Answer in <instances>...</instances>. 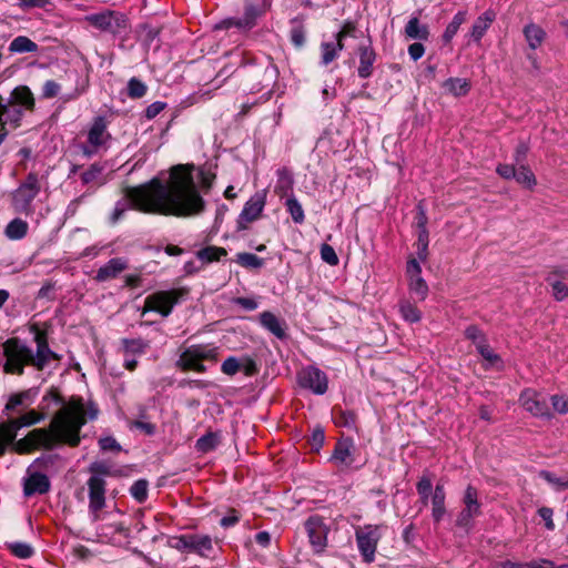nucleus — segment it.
I'll return each instance as SVG.
<instances>
[{
	"label": "nucleus",
	"instance_id": "nucleus-15",
	"mask_svg": "<svg viewBox=\"0 0 568 568\" xmlns=\"http://www.w3.org/2000/svg\"><path fill=\"white\" fill-rule=\"evenodd\" d=\"M105 169L106 166L104 163L94 162L80 173L82 184L88 186L84 193L85 195H92L97 189L108 182Z\"/></svg>",
	"mask_w": 568,
	"mask_h": 568
},
{
	"label": "nucleus",
	"instance_id": "nucleus-11",
	"mask_svg": "<svg viewBox=\"0 0 568 568\" xmlns=\"http://www.w3.org/2000/svg\"><path fill=\"white\" fill-rule=\"evenodd\" d=\"M87 20L94 28L112 34H119L129 27L126 16L118 11L90 14L87 17Z\"/></svg>",
	"mask_w": 568,
	"mask_h": 568
},
{
	"label": "nucleus",
	"instance_id": "nucleus-58",
	"mask_svg": "<svg viewBox=\"0 0 568 568\" xmlns=\"http://www.w3.org/2000/svg\"><path fill=\"white\" fill-rule=\"evenodd\" d=\"M291 41L296 48H302L305 43V29L301 23H295L290 32Z\"/></svg>",
	"mask_w": 568,
	"mask_h": 568
},
{
	"label": "nucleus",
	"instance_id": "nucleus-27",
	"mask_svg": "<svg viewBox=\"0 0 568 568\" xmlns=\"http://www.w3.org/2000/svg\"><path fill=\"white\" fill-rule=\"evenodd\" d=\"M405 34L412 40L426 41L430 33L426 24H422L417 17H412L405 26Z\"/></svg>",
	"mask_w": 568,
	"mask_h": 568
},
{
	"label": "nucleus",
	"instance_id": "nucleus-16",
	"mask_svg": "<svg viewBox=\"0 0 568 568\" xmlns=\"http://www.w3.org/2000/svg\"><path fill=\"white\" fill-rule=\"evenodd\" d=\"M519 402L521 406L537 417H550V410L546 397L536 390L527 388L521 392Z\"/></svg>",
	"mask_w": 568,
	"mask_h": 568
},
{
	"label": "nucleus",
	"instance_id": "nucleus-40",
	"mask_svg": "<svg viewBox=\"0 0 568 568\" xmlns=\"http://www.w3.org/2000/svg\"><path fill=\"white\" fill-rule=\"evenodd\" d=\"M408 287L418 301H424L428 295V285L422 276L408 278Z\"/></svg>",
	"mask_w": 568,
	"mask_h": 568
},
{
	"label": "nucleus",
	"instance_id": "nucleus-55",
	"mask_svg": "<svg viewBox=\"0 0 568 568\" xmlns=\"http://www.w3.org/2000/svg\"><path fill=\"white\" fill-rule=\"evenodd\" d=\"M428 231H418L417 239V256L424 262L428 256Z\"/></svg>",
	"mask_w": 568,
	"mask_h": 568
},
{
	"label": "nucleus",
	"instance_id": "nucleus-3",
	"mask_svg": "<svg viewBox=\"0 0 568 568\" xmlns=\"http://www.w3.org/2000/svg\"><path fill=\"white\" fill-rule=\"evenodd\" d=\"M34 347L19 337H10L0 347V366L6 374L22 375L26 367L44 371L51 362H59L60 355L51 349L47 331L38 324L30 326Z\"/></svg>",
	"mask_w": 568,
	"mask_h": 568
},
{
	"label": "nucleus",
	"instance_id": "nucleus-8",
	"mask_svg": "<svg viewBox=\"0 0 568 568\" xmlns=\"http://www.w3.org/2000/svg\"><path fill=\"white\" fill-rule=\"evenodd\" d=\"M185 293L182 288L155 292L145 298L143 314L152 311L168 317Z\"/></svg>",
	"mask_w": 568,
	"mask_h": 568
},
{
	"label": "nucleus",
	"instance_id": "nucleus-4",
	"mask_svg": "<svg viewBox=\"0 0 568 568\" xmlns=\"http://www.w3.org/2000/svg\"><path fill=\"white\" fill-rule=\"evenodd\" d=\"M33 108V94L26 85L14 88L8 98L0 95V122L2 128H4L6 124L18 128L21 123L24 110H32Z\"/></svg>",
	"mask_w": 568,
	"mask_h": 568
},
{
	"label": "nucleus",
	"instance_id": "nucleus-48",
	"mask_svg": "<svg viewBox=\"0 0 568 568\" xmlns=\"http://www.w3.org/2000/svg\"><path fill=\"white\" fill-rule=\"evenodd\" d=\"M122 344L125 353L130 354H143L149 348V342L142 338H124Z\"/></svg>",
	"mask_w": 568,
	"mask_h": 568
},
{
	"label": "nucleus",
	"instance_id": "nucleus-1",
	"mask_svg": "<svg viewBox=\"0 0 568 568\" xmlns=\"http://www.w3.org/2000/svg\"><path fill=\"white\" fill-rule=\"evenodd\" d=\"M99 415V407L92 400L73 396L55 414L50 424V429L37 428L24 438L17 442V432L22 427L32 426L43 419V415L36 410H29L18 418H9L0 424V456L7 447L14 443V450L27 454L33 449H52L60 444L75 447L80 444V430L88 420H94Z\"/></svg>",
	"mask_w": 568,
	"mask_h": 568
},
{
	"label": "nucleus",
	"instance_id": "nucleus-5",
	"mask_svg": "<svg viewBox=\"0 0 568 568\" xmlns=\"http://www.w3.org/2000/svg\"><path fill=\"white\" fill-rule=\"evenodd\" d=\"M219 361V347L213 344H192L185 347L175 362V367L189 372L205 373V363L215 364Z\"/></svg>",
	"mask_w": 568,
	"mask_h": 568
},
{
	"label": "nucleus",
	"instance_id": "nucleus-39",
	"mask_svg": "<svg viewBox=\"0 0 568 568\" xmlns=\"http://www.w3.org/2000/svg\"><path fill=\"white\" fill-rule=\"evenodd\" d=\"M466 13L463 11H458L452 19V21L446 27L444 33H443V41L445 43H449L452 39L456 36L458 32V29L460 26L465 22Z\"/></svg>",
	"mask_w": 568,
	"mask_h": 568
},
{
	"label": "nucleus",
	"instance_id": "nucleus-32",
	"mask_svg": "<svg viewBox=\"0 0 568 568\" xmlns=\"http://www.w3.org/2000/svg\"><path fill=\"white\" fill-rule=\"evenodd\" d=\"M39 45L26 36L16 37L9 44L11 53H36Z\"/></svg>",
	"mask_w": 568,
	"mask_h": 568
},
{
	"label": "nucleus",
	"instance_id": "nucleus-20",
	"mask_svg": "<svg viewBox=\"0 0 568 568\" xmlns=\"http://www.w3.org/2000/svg\"><path fill=\"white\" fill-rule=\"evenodd\" d=\"M39 394L38 387H31L26 390L11 394L4 406L3 413L9 414L11 412H21L29 407L36 400Z\"/></svg>",
	"mask_w": 568,
	"mask_h": 568
},
{
	"label": "nucleus",
	"instance_id": "nucleus-64",
	"mask_svg": "<svg viewBox=\"0 0 568 568\" xmlns=\"http://www.w3.org/2000/svg\"><path fill=\"white\" fill-rule=\"evenodd\" d=\"M550 400L556 412H558L559 414L568 413V397L561 395H552L550 397Z\"/></svg>",
	"mask_w": 568,
	"mask_h": 568
},
{
	"label": "nucleus",
	"instance_id": "nucleus-62",
	"mask_svg": "<svg viewBox=\"0 0 568 568\" xmlns=\"http://www.w3.org/2000/svg\"><path fill=\"white\" fill-rule=\"evenodd\" d=\"M477 516L467 513L466 510L462 509L456 518V526L465 529L466 531H469L473 527V520Z\"/></svg>",
	"mask_w": 568,
	"mask_h": 568
},
{
	"label": "nucleus",
	"instance_id": "nucleus-12",
	"mask_svg": "<svg viewBox=\"0 0 568 568\" xmlns=\"http://www.w3.org/2000/svg\"><path fill=\"white\" fill-rule=\"evenodd\" d=\"M298 385L315 395H324L328 389V377L325 372L316 366L303 367L297 373Z\"/></svg>",
	"mask_w": 568,
	"mask_h": 568
},
{
	"label": "nucleus",
	"instance_id": "nucleus-47",
	"mask_svg": "<svg viewBox=\"0 0 568 568\" xmlns=\"http://www.w3.org/2000/svg\"><path fill=\"white\" fill-rule=\"evenodd\" d=\"M10 551L20 559L31 558L34 554L33 547L28 542L14 541L8 544Z\"/></svg>",
	"mask_w": 568,
	"mask_h": 568
},
{
	"label": "nucleus",
	"instance_id": "nucleus-7",
	"mask_svg": "<svg viewBox=\"0 0 568 568\" xmlns=\"http://www.w3.org/2000/svg\"><path fill=\"white\" fill-rule=\"evenodd\" d=\"M40 191L41 184L38 173H28L24 181L12 192V206L19 213H32V202Z\"/></svg>",
	"mask_w": 568,
	"mask_h": 568
},
{
	"label": "nucleus",
	"instance_id": "nucleus-50",
	"mask_svg": "<svg viewBox=\"0 0 568 568\" xmlns=\"http://www.w3.org/2000/svg\"><path fill=\"white\" fill-rule=\"evenodd\" d=\"M148 480L139 479L131 486L130 494L138 503H144L148 498Z\"/></svg>",
	"mask_w": 568,
	"mask_h": 568
},
{
	"label": "nucleus",
	"instance_id": "nucleus-54",
	"mask_svg": "<svg viewBox=\"0 0 568 568\" xmlns=\"http://www.w3.org/2000/svg\"><path fill=\"white\" fill-rule=\"evenodd\" d=\"M324 442H325L324 429L322 427H320V426L315 427L312 430V434H311V436L308 438V444L311 446V449L313 452L318 453L320 449L323 447Z\"/></svg>",
	"mask_w": 568,
	"mask_h": 568
},
{
	"label": "nucleus",
	"instance_id": "nucleus-10",
	"mask_svg": "<svg viewBox=\"0 0 568 568\" xmlns=\"http://www.w3.org/2000/svg\"><path fill=\"white\" fill-rule=\"evenodd\" d=\"M271 7L270 0H263L262 8L246 3L244 13L241 18H227L216 24V29H230L236 27L241 30L248 31L255 27L256 20Z\"/></svg>",
	"mask_w": 568,
	"mask_h": 568
},
{
	"label": "nucleus",
	"instance_id": "nucleus-42",
	"mask_svg": "<svg viewBox=\"0 0 568 568\" xmlns=\"http://www.w3.org/2000/svg\"><path fill=\"white\" fill-rule=\"evenodd\" d=\"M227 252L223 247L206 246L197 251L196 256L203 262H215L220 261L223 256H226Z\"/></svg>",
	"mask_w": 568,
	"mask_h": 568
},
{
	"label": "nucleus",
	"instance_id": "nucleus-41",
	"mask_svg": "<svg viewBox=\"0 0 568 568\" xmlns=\"http://www.w3.org/2000/svg\"><path fill=\"white\" fill-rule=\"evenodd\" d=\"M236 263L250 270H257L264 265V260L253 253H239L236 255Z\"/></svg>",
	"mask_w": 568,
	"mask_h": 568
},
{
	"label": "nucleus",
	"instance_id": "nucleus-29",
	"mask_svg": "<svg viewBox=\"0 0 568 568\" xmlns=\"http://www.w3.org/2000/svg\"><path fill=\"white\" fill-rule=\"evenodd\" d=\"M463 509L475 516L481 515V504L478 499V490L476 487L468 485L463 495Z\"/></svg>",
	"mask_w": 568,
	"mask_h": 568
},
{
	"label": "nucleus",
	"instance_id": "nucleus-14",
	"mask_svg": "<svg viewBox=\"0 0 568 568\" xmlns=\"http://www.w3.org/2000/svg\"><path fill=\"white\" fill-rule=\"evenodd\" d=\"M305 529L308 535L310 542L315 552H323L327 546L328 528L323 519L318 516H312L305 521Z\"/></svg>",
	"mask_w": 568,
	"mask_h": 568
},
{
	"label": "nucleus",
	"instance_id": "nucleus-19",
	"mask_svg": "<svg viewBox=\"0 0 568 568\" xmlns=\"http://www.w3.org/2000/svg\"><path fill=\"white\" fill-rule=\"evenodd\" d=\"M355 444L353 438L343 437L335 444L333 454L329 458L337 466L349 467L354 463Z\"/></svg>",
	"mask_w": 568,
	"mask_h": 568
},
{
	"label": "nucleus",
	"instance_id": "nucleus-35",
	"mask_svg": "<svg viewBox=\"0 0 568 568\" xmlns=\"http://www.w3.org/2000/svg\"><path fill=\"white\" fill-rule=\"evenodd\" d=\"M416 490L419 496V501L423 506H427L433 495V483L428 474L423 476L416 483Z\"/></svg>",
	"mask_w": 568,
	"mask_h": 568
},
{
	"label": "nucleus",
	"instance_id": "nucleus-38",
	"mask_svg": "<svg viewBox=\"0 0 568 568\" xmlns=\"http://www.w3.org/2000/svg\"><path fill=\"white\" fill-rule=\"evenodd\" d=\"M538 477L547 481L556 491L568 489V476H557L555 473L541 469Z\"/></svg>",
	"mask_w": 568,
	"mask_h": 568
},
{
	"label": "nucleus",
	"instance_id": "nucleus-36",
	"mask_svg": "<svg viewBox=\"0 0 568 568\" xmlns=\"http://www.w3.org/2000/svg\"><path fill=\"white\" fill-rule=\"evenodd\" d=\"M28 223L19 217L13 219L6 226V236L10 240H21L27 235Z\"/></svg>",
	"mask_w": 568,
	"mask_h": 568
},
{
	"label": "nucleus",
	"instance_id": "nucleus-45",
	"mask_svg": "<svg viewBox=\"0 0 568 568\" xmlns=\"http://www.w3.org/2000/svg\"><path fill=\"white\" fill-rule=\"evenodd\" d=\"M399 312L402 317L408 323H417L422 318L420 311L408 301L399 304Z\"/></svg>",
	"mask_w": 568,
	"mask_h": 568
},
{
	"label": "nucleus",
	"instance_id": "nucleus-49",
	"mask_svg": "<svg viewBox=\"0 0 568 568\" xmlns=\"http://www.w3.org/2000/svg\"><path fill=\"white\" fill-rule=\"evenodd\" d=\"M128 95L131 99H140L145 95L148 87L138 78H131L126 85Z\"/></svg>",
	"mask_w": 568,
	"mask_h": 568
},
{
	"label": "nucleus",
	"instance_id": "nucleus-51",
	"mask_svg": "<svg viewBox=\"0 0 568 568\" xmlns=\"http://www.w3.org/2000/svg\"><path fill=\"white\" fill-rule=\"evenodd\" d=\"M339 53L333 47V42H322L321 43V65H328L332 63Z\"/></svg>",
	"mask_w": 568,
	"mask_h": 568
},
{
	"label": "nucleus",
	"instance_id": "nucleus-60",
	"mask_svg": "<svg viewBox=\"0 0 568 568\" xmlns=\"http://www.w3.org/2000/svg\"><path fill=\"white\" fill-rule=\"evenodd\" d=\"M335 423L343 427H353L356 423V415L352 410H341L335 417Z\"/></svg>",
	"mask_w": 568,
	"mask_h": 568
},
{
	"label": "nucleus",
	"instance_id": "nucleus-63",
	"mask_svg": "<svg viewBox=\"0 0 568 568\" xmlns=\"http://www.w3.org/2000/svg\"><path fill=\"white\" fill-rule=\"evenodd\" d=\"M60 84L54 80H47L42 87V98L52 99L60 92Z\"/></svg>",
	"mask_w": 568,
	"mask_h": 568
},
{
	"label": "nucleus",
	"instance_id": "nucleus-26",
	"mask_svg": "<svg viewBox=\"0 0 568 568\" xmlns=\"http://www.w3.org/2000/svg\"><path fill=\"white\" fill-rule=\"evenodd\" d=\"M525 40L531 50L538 49L546 39V31L536 23H528L523 30Z\"/></svg>",
	"mask_w": 568,
	"mask_h": 568
},
{
	"label": "nucleus",
	"instance_id": "nucleus-46",
	"mask_svg": "<svg viewBox=\"0 0 568 568\" xmlns=\"http://www.w3.org/2000/svg\"><path fill=\"white\" fill-rule=\"evenodd\" d=\"M545 280L551 286L556 301L561 302L568 297V286L564 282L552 278L551 275H547Z\"/></svg>",
	"mask_w": 568,
	"mask_h": 568
},
{
	"label": "nucleus",
	"instance_id": "nucleus-9",
	"mask_svg": "<svg viewBox=\"0 0 568 568\" xmlns=\"http://www.w3.org/2000/svg\"><path fill=\"white\" fill-rule=\"evenodd\" d=\"M356 544L363 560L366 564H371L375 560V552L377 549L378 541L381 539V532L377 526L365 525L358 527L355 530Z\"/></svg>",
	"mask_w": 568,
	"mask_h": 568
},
{
	"label": "nucleus",
	"instance_id": "nucleus-24",
	"mask_svg": "<svg viewBox=\"0 0 568 568\" xmlns=\"http://www.w3.org/2000/svg\"><path fill=\"white\" fill-rule=\"evenodd\" d=\"M126 266V261L121 257H113L97 271L94 278L98 282L115 278Z\"/></svg>",
	"mask_w": 568,
	"mask_h": 568
},
{
	"label": "nucleus",
	"instance_id": "nucleus-23",
	"mask_svg": "<svg viewBox=\"0 0 568 568\" xmlns=\"http://www.w3.org/2000/svg\"><path fill=\"white\" fill-rule=\"evenodd\" d=\"M446 491L443 483L438 481L434 488V493L430 498L432 504V517L433 520L438 524L443 520L446 515Z\"/></svg>",
	"mask_w": 568,
	"mask_h": 568
},
{
	"label": "nucleus",
	"instance_id": "nucleus-2",
	"mask_svg": "<svg viewBox=\"0 0 568 568\" xmlns=\"http://www.w3.org/2000/svg\"><path fill=\"white\" fill-rule=\"evenodd\" d=\"M204 205L192 172L184 165H176L171 170L168 184L154 179L149 184L129 189L126 199L115 203L110 220L112 224L118 223L131 207L146 213L191 216L200 214Z\"/></svg>",
	"mask_w": 568,
	"mask_h": 568
},
{
	"label": "nucleus",
	"instance_id": "nucleus-53",
	"mask_svg": "<svg viewBox=\"0 0 568 568\" xmlns=\"http://www.w3.org/2000/svg\"><path fill=\"white\" fill-rule=\"evenodd\" d=\"M59 459L60 456L57 454L41 455L33 460L30 468L48 469L53 467Z\"/></svg>",
	"mask_w": 568,
	"mask_h": 568
},
{
	"label": "nucleus",
	"instance_id": "nucleus-22",
	"mask_svg": "<svg viewBox=\"0 0 568 568\" xmlns=\"http://www.w3.org/2000/svg\"><path fill=\"white\" fill-rule=\"evenodd\" d=\"M261 325L278 339L286 338V324L272 312L265 311L260 314Z\"/></svg>",
	"mask_w": 568,
	"mask_h": 568
},
{
	"label": "nucleus",
	"instance_id": "nucleus-17",
	"mask_svg": "<svg viewBox=\"0 0 568 568\" xmlns=\"http://www.w3.org/2000/svg\"><path fill=\"white\" fill-rule=\"evenodd\" d=\"M266 203L265 192H256L245 203L237 221L240 230L246 229V224L257 220L264 210Z\"/></svg>",
	"mask_w": 568,
	"mask_h": 568
},
{
	"label": "nucleus",
	"instance_id": "nucleus-31",
	"mask_svg": "<svg viewBox=\"0 0 568 568\" xmlns=\"http://www.w3.org/2000/svg\"><path fill=\"white\" fill-rule=\"evenodd\" d=\"M443 89L454 97H464L470 90V82L463 78H448L444 81Z\"/></svg>",
	"mask_w": 568,
	"mask_h": 568
},
{
	"label": "nucleus",
	"instance_id": "nucleus-6",
	"mask_svg": "<svg viewBox=\"0 0 568 568\" xmlns=\"http://www.w3.org/2000/svg\"><path fill=\"white\" fill-rule=\"evenodd\" d=\"M111 140L106 119L101 115L95 116L88 130L87 141L80 145V150L87 159H91L101 152H105Z\"/></svg>",
	"mask_w": 568,
	"mask_h": 568
},
{
	"label": "nucleus",
	"instance_id": "nucleus-28",
	"mask_svg": "<svg viewBox=\"0 0 568 568\" xmlns=\"http://www.w3.org/2000/svg\"><path fill=\"white\" fill-rule=\"evenodd\" d=\"M494 19L495 13L493 11H486L475 20L470 30V37L475 42H479L481 40Z\"/></svg>",
	"mask_w": 568,
	"mask_h": 568
},
{
	"label": "nucleus",
	"instance_id": "nucleus-25",
	"mask_svg": "<svg viewBox=\"0 0 568 568\" xmlns=\"http://www.w3.org/2000/svg\"><path fill=\"white\" fill-rule=\"evenodd\" d=\"M276 184H275V193L281 197H287L291 194H294V178L292 172L287 168H280L276 171Z\"/></svg>",
	"mask_w": 568,
	"mask_h": 568
},
{
	"label": "nucleus",
	"instance_id": "nucleus-34",
	"mask_svg": "<svg viewBox=\"0 0 568 568\" xmlns=\"http://www.w3.org/2000/svg\"><path fill=\"white\" fill-rule=\"evenodd\" d=\"M191 552L207 556L213 550L212 539L207 535L191 534Z\"/></svg>",
	"mask_w": 568,
	"mask_h": 568
},
{
	"label": "nucleus",
	"instance_id": "nucleus-56",
	"mask_svg": "<svg viewBox=\"0 0 568 568\" xmlns=\"http://www.w3.org/2000/svg\"><path fill=\"white\" fill-rule=\"evenodd\" d=\"M98 444L102 452L119 453L122 450V446L118 443V440L113 436L101 437L99 439Z\"/></svg>",
	"mask_w": 568,
	"mask_h": 568
},
{
	"label": "nucleus",
	"instance_id": "nucleus-30",
	"mask_svg": "<svg viewBox=\"0 0 568 568\" xmlns=\"http://www.w3.org/2000/svg\"><path fill=\"white\" fill-rule=\"evenodd\" d=\"M477 352L485 359L486 364L484 365L485 369L496 368L498 371L503 369L504 362L501 357L496 354L493 348L489 346L488 342L485 344L478 345Z\"/></svg>",
	"mask_w": 568,
	"mask_h": 568
},
{
	"label": "nucleus",
	"instance_id": "nucleus-43",
	"mask_svg": "<svg viewBox=\"0 0 568 568\" xmlns=\"http://www.w3.org/2000/svg\"><path fill=\"white\" fill-rule=\"evenodd\" d=\"M219 445V436L215 433H207L201 436L196 443L195 448L200 453H209L216 448Z\"/></svg>",
	"mask_w": 568,
	"mask_h": 568
},
{
	"label": "nucleus",
	"instance_id": "nucleus-52",
	"mask_svg": "<svg viewBox=\"0 0 568 568\" xmlns=\"http://www.w3.org/2000/svg\"><path fill=\"white\" fill-rule=\"evenodd\" d=\"M465 337L475 344L476 349L478 348V345L481 343L485 344L487 342L486 335L476 325H469L466 327Z\"/></svg>",
	"mask_w": 568,
	"mask_h": 568
},
{
	"label": "nucleus",
	"instance_id": "nucleus-18",
	"mask_svg": "<svg viewBox=\"0 0 568 568\" xmlns=\"http://www.w3.org/2000/svg\"><path fill=\"white\" fill-rule=\"evenodd\" d=\"M27 473L28 476L23 478V495L26 497L36 494L43 495L50 490L51 484L47 475L40 471H31L30 467Z\"/></svg>",
	"mask_w": 568,
	"mask_h": 568
},
{
	"label": "nucleus",
	"instance_id": "nucleus-61",
	"mask_svg": "<svg viewBox=\"0 0 568 568\" xmlns=\"http://www.w3.org/2000/svg\"><path fill=\"white\" fill-rule=\"evenodd\" d=\"M130 428H135L143 432L148 436H153L156 433V425L143 419H135L130 423Z\"/></svg>",
	"mask_w": 568,
	"mask_h": 568
},
{
	"label": "nucleus",
	"instance_id": "nucleus-44",
	"mask_svg": "<svg viewBox=\"0 0 568 568\" xmlns=\"http://www.w3.org/2000/svg\"><path fill=\"white\" fill-rule=\"evenodd\" d=\"M514 179L519 183L526 186L527 189H532L537 181L532 171L525 164H520L518 170H516V175Z\"/></svg>",
	"mask_w": 568,
	"mask_h": 568
},
{
	"label": "nucleus",
	"instance_id": "nucleus-21",
	"mask_svg": "<svg viewBox=\"0 0 568 568\" xmlns=\"http://www.w3.org/2000/svg\"><path fill=\"white\" fill-rule=\"evenodd\" d=\"M357 53L359 58L357 74L361 79H368L374 72V63L377 57L372 41L368 40L367 43H361L357 48Z\"/></svg>",
	"mask_w": 568,
	"mask_h": 568
},
{
	"label": "nucleus",
	"instance_id": "nucleus-13",
	"mask_svg": "<svg viewBox=\"0 0 568 568\" xmlns=\"http://www.w3.org/2000/svg\"><path fill=\"white\" fill-rule=\"evenodd\" d=\"M89 490V510L93 513V520L99 519L98 513L105 506V486L104 478L100 476H90L88 479Z\"/></svg>",
	"mask_w": 568,
	"mask_h": 568
},
{
	"label": "nucleus",
	"instance_id": "nucleus-57",
	"mask_svg": "<svg viewBox=\"0 0 568 568\" xmlns=\"http://www.w3.org/2000/svg\"><path fill=\"white\" fill-rule=\"evenodd\" d=\"M241 362L236 357L230 356L222 363L221 371L225 375L233 376L241 371Z\"/></svg>",
	"mask_w": 568,
	"mask_h": 568
},
{
	"label": "nucleus",
	"instance_id": "nucleus-59",
	"mask_svg": "<svg viewBox=\"0 0 568 568\" xmlns=\"http://www.w3.org/2000/svg\"><path fill=\"white\" fill-rule=\"evenodd\" d=\"M320 253H321V258L325 263H327L332 266H335L338 264V262H339L338 256H337L335 250L331 245H328L326 243L322 244Z\"/></svg>",
	"mask_w": 568,
	"mask_h": 568
},
{
	"label": "nucleus",
	"instance_id": "nucleus-33",
	"mask_svg": "<svg viewBox=\"0 0 568 568\" xmlns=\"http://www.w3.org/2000/svg\"><path fill=\"white\" fill-rule=\"evenodd\" d=\"M284 206L295 224L304 223L305 213L295 194H291L285 199Z\"/></svg>",
	"mask_w": 568,
	"mask_h": 568
},
{
	"label": "nucleus",
	"instance_id": "nucleus-37",
	"mask_svg": "<svg viewBox=\"0 0 568 568\" xmlns=\"http://www.w3.org/2000/svg\"><path fill=\"white\" fill-rule=\"evenodd\" d=\"M278 78V69L277 67L268 61L267 64L263 69V79L258 82L257 91L263 89H271L275 85Z\"/></svg>",
	"mask_w": 568,
	"mask_h": 568
}]
</instances>
